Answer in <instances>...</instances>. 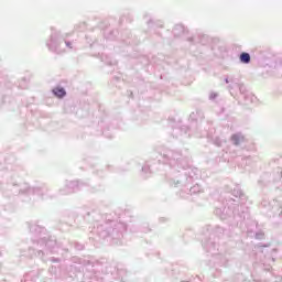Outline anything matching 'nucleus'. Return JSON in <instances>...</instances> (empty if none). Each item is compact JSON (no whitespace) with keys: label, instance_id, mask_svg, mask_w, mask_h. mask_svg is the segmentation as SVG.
I'll use <instances>...</instances> for the list:
<instances>
[{"label":"nucleus","instance_id":"2","mask_svg":"<svg viewBox=\"0 0 282 282\" xmlns=\"http://www.w3.org/2000/svg\"><path fill=\"white\" fill-rule=\"evenodd\" d=\"M240 61L245 64L250 63V54L248 53H241L240 55Z\"/></svg>","mask_w":282,"mask_h":282},{"label":"nucleus","instance_id":"1","mask_svg":"<svg viewBox=\"0 0 282 282\" xmlns=\"http://www.w3.org/2000/svg\"><path fill=\"white\" fill-rule=\"evenodd\" d=\"M53 94L57 96V98H63L67 93L65 91V88L57 87L53 89Z\"/></svg>","mask_w":282,"mask_h":282},{"label":"nucleus","instance_id":"3","mask_svg":"<svg viewBox=\"0 0 282 282\" xmlns=\"http://www.w3.org/2000/svg\"><path fill=\"white\" fill-rule=\"evenodd\" d=\"M234 144H239V137L237 134L231 137Z\"/></svg>","mask_w":282,"mask_h":282}]
</instances>
